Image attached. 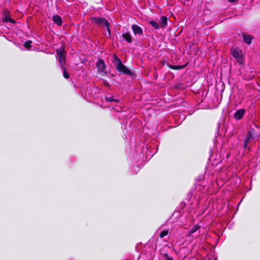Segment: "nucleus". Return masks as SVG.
<instances>
[{
	"label": "nucleus",
	"instance_id": "f257e3e1",
	"mask_svg": "<svg viewBox=\"0 0 260 260\" xmlns=\"http://www.w3.org/2000/svg\"><path fill=\"white\" fill-rule=\"evenodd\" d=\"M113 62L114 64L116 70L119 73L131 77L135 75V73L127 68L122 63L121 60L116 54L113 55Z\"/></svg>",
	"mask_w": 260,
	"mask_h": 260
},
{
	"label": "nucleus",
	"instance_id": "4be33fe9",
	"mask_svg": "<svg viewBox=\"0 0 260 260\" xmlns=\"http://www.w3.org/2000/svg\"><path fill=\"white\" fill-rule=\"evenodd\" d=\"M228 2L230 3H237L238 0H227Z\"/></svg>",
	"mask_w": 260,
	"mask_h": 260
},
{
	"label": "nucleus",
	"instance_id": "5701e85b",
	"mask_svg": "<svg viewBox=\"0 0 260 260\" xmlns=\"http://www.w3.org/2000/svg\"><path fill=\"white\" fill-rule=\"evenodd\" d=\"M105 85L107 86H110V84L108 82H105Z\"/></svg>",
	"mask_w": 260,
	"mask_h": 260
},
{
	"label": "nucleus",
	"instance_id": "f8f14e48",
	"mask_svg": "<svg viewBox=\"0 0 260 260\" xmlns=\"http://www.w3.org/2000/svg\"><path fill=\"white\" fill-rule=\"evenodd\" d=\"M53 20L56 24H57L58 25H61L62 24V19L61 17L58 15L53 16Z\"/></svg>",
	"mask_w": 260,
	"mask_h": 260
},
{
	"label": "nucleus",
	"instance_id": "dca6fc26",
	"mask_svg": "<svg viewBox=\"0 0 260 260\" xmlns=\"http://www.w3.org/2000/svg\"><path fill=\"white\" fill-rule=\"evenodd\" d=\"M132 29L134 32H142V29L137 25H133Z\"/></svg>",
	"mask_w": 260,
	"mask_h": 260
},
{
	"label": "nucleus",
	"instance_id": "2eb2a0df",
	"mask_svg": "<svg viewBox=\"0 0 260 260\" xmlns=\"http://www.w3.org/2000/svg\"><path fill=\"white\" fill-rule=\"evenodd\" d=\"M61 68V70L62 71H63V77L65 78V79H69V77H70V75L67 72L66 68H65V67L64 66H62V67H60Z\"/></svg>",
	"mask_w": 260,
	"mask_h": 260
},
{
	"label": "nucleus",
	"instance_id": "b1692460",
	"mask_svg": "<svg viewBox=\"0 0 260 260\" xmlns=\"http://www.w3.org/2000/svg\"><path fill=\"white\" fill-rule=\"evenodd\" d=\"M108 35H109V37H110V38L111 37V33L108 34Z\"/></svg>",
	"mask_w": 260,
	"mask_h": 260
},
{
	"label": "nucleus",
	"instance_id": "423d86ee",
	"mask_svg": "<svg viewBox=\"0 0 260 260\" xmlns=\"http://www.w3.org/2000/svg\"><path fill=\"white\" fill-rule=\"evenodd\" d=\"M231 54L235 57L238 61L240 62L242 60V51L236 48L232 47L231 49Z\"/></svg>",
	"mask_w": 260,
	"mask_h": 260
},
{
	"label": "nucleus",
	"instance_id": "393cba45",
	"mask_svg": "<svg viewBox=\"0 0 260 260\" xmlns=\"http://www.w3.org/2000/svg\"><path fill=\"white\" fill-rule=\"evenodd\" d=\"M182 29L180 31H179V33L182 32Z\"/></svg>",
	"mask_w": 260,
	"mask_h": 260
},
{
	"label": "nucleus",
	"instance_id": "4468645a",
	"mask_svg": "<svg viewBox=\"0 0 260 260\" xmlns=\"http://www.w3.org/2000/svg\"><path fill=\"white\" fill-rule=\"evenodd\" d=\"M105 101L108 102H115L118 103L119 102V99H114L113 96L111 97H105Z\"/></svg>",
	"mask_w": 260,
	"mask_h": 260
},
{
	"label": "nucleus",
	"instance_id": "9d476101",
	"mask_svg": "<svg viewBox=\"0 0 260 260\" xmlns=\"http://www.w3.org/2000/svg\"><path fill=\"white\" fill-rule=\"evenodd\" d=\"M243 41L247 44L249 45L252 43L253 39L252 36L249 34H242Z\"/></svg>",
	"mask_w": 260,
	"mask_h": 260
},
{
	"label": "nucleus",
	"instance_id": "f3484780",
	"mask_svg": "<svg viewBox=\"0 0 260 260\" xmlns=\"http://www.w3.org/2000/svg\"><path fill=\"white\" fill-rule=\"evenodd\" d=\"M200 229V226L196 224L193 228H192L189 232V234H192L195 233L198 229Z\"/></svg>",
	"mask_w": 260,
	"mask_h": 260
},
{
	"label": "nucleus",
	"instance_id": "ddd939ff",
	"mask_svg": "<svg viewBox=\"0 0 260 260\" xmlns=\"http://www.w3.org/2000/svg\"><path fill=\"white\" fill-rule=\"evenodd\" d=\"M122 36L128 43L132 42L133 37L131 34H122Z\"/></svg>",
	"mask_w": 260,
	"mask_h": 260
},
{
	"label": "nucleus",
	"instance_id": "f03ea898",
	"mask_svg": "<svg viewBox=\"0 0 260 260\" xmlns=\"http://www.w3.org/2000/svg\"><path fill=\"white\" fill-rule=\"evenodd\" d=\"M168 18L166 16H161L156 21H150L149 24L155 29H159L166 27L168 24Z\"/></svg>",
	"mask_w": 260,
	"mask_h": 260
},
{
	"label": "nucleus",
	"instance_id": "412c9836",
	"mask_svg": "<svg viewBox=\"0 0 260 260\" xmlns=\"http://www.w3.org/2000/svg\"><path fill=\"white\" fill-rule=\"evenodd\" d=\"M165 256L166 258V260H174L171 257H170L167 253L165 254Z\"/></svg>",
	"mask_w": 260,
	"mask_h": 260
},
{
	"label": "nucleus",
	"instance_id": "20e7f679",
	"mask_svg": "<svg viewBox=\"0 0 260 260\" xmlns=\"http://www.w3.org/2000/svg\"><path fill=\"white\" fill-rule=\"evenodd\" d=\"M58 58V62L60 67L64 66L66 62V54L64 47H60L56 50Z\"/></svg>",
	"mask_w": 260,
	"mask_h": 260
},
{
	"label": "nucleus",
	"instance_id": "a211bd4d",
	"mask_svg": "<svg viewBox=\"0 0 260 260\" xmlns=\"http://www.w3.org/2000/svg\"><path fill=\"white\" fill-rule=\"evenodd\" d=\"M168 233H169V231L168 230L163 231L160 233L159 237L160 238H162L164 237L165 236L168 235Z\"/></svg>",
	"mask_w": 260,
	"mask_h": 260
},
{
	"label": "nucleus",
	"instance_id": "7ed1b4c3",
	"mask_svg": "<svg viewBox=\"0 0 260 260\" xmlns=\"http://www.w3.org/2000/svg\"><path fill=\"white\" fill-rule=\"evenodd\" d=\"M91 19L92 23L98 26L106 27L108 32H110L109 23L106 19L100 17H91Z\"/></svg>",
	"mask_w": 260,
	"mask_h": 260
},
{
	"label": "nucleus",
	"instance_id": "9b49d317",
	"mask_svg": "<svg viewBox=\"0 0 260 260\" xmlns=\"http://www.w3.org/2000/svg\"><path fill=\"white\" fill-rule=\"evenodd\" d=\"M167 66L170 69H171L172 70H180L185 68L187 66V64L183 65V66H182V65L175 66V65H171L170 64H168Z\"/></svg>",
	"mask_w": 260,
	"mask_h": 260
},
{
	"label": "nucleus",
	"instance_id": "0eeeda50",
	"mask_svg": "<svg viewBox=\"0 0 260 260\" xmlns=\"http://www.w3.org/2000/svg\"><path fill=\"white\" fill-rule=\"evenodd\" d=\"M3 20L5 23H15V21L11 17L9 11L8 9H5L3 11Z\"/></svg>",
	"mask_w": 260,
	"mask_h": 260
},
{
	"label": "nucleus",
	"instance_id": "6ab92c4d",
	"mask_svg": "<svg viewBox=\"0 0 260 260\" xmlns=\"http://www.w3.org/2000/svg\"><path fill=\"white\" fill-rule=\"evenodd\" d=\"M31 43H32L31 41H30V40L27 41L24 43V46L27 49H29L31 47Z\"/></svg>",
	"mask_w": 260,
	"mask_h": 260
},
{
	"label": "nucleus",
	"instance_id": "aec40b11",
	"mask_svg": "<svg viewBox=\"0 0 260 260\" xmlns=\"http://www.w3.org/2000/svg\"><path fill=\"white\" fill-rule=\"evenodd\" d=\"M192 46L193 47L192 53H197V48L196 47L195 44H192Z\"/></svg>",
	"mask_w": 260,
	"mask_h": 260
},
{
	"label": "nucleus",
	"instance_id": "6e6552de",
	"mask_svg": "<svg viewBox=\"0 0 260 260\" xmlns=\"http://www.w3.org/2000/svg\"><path fill=\"white\" fill-rule=\"evenodd\" d=\"M245 113V110L244 109H240L235 113L234 117L236 120H240L242 118Z\"/></svg>",
	"mask_w": 260,
	"mask_h": 260
},
{
	"label": "nucleus",
	"instance_id": "39448f33",
	"mask_svg": "<svg viewBox=\"0 0 260 260\" xmlns=\"http://www.w3.org/2000/svg\"><path fill=\"white\" fill-rule=\"evenodd\" d=\"M254 131L255 130L253 128H252L251 130L247 132L246 134V137L244 140L243 143V148L245 149L248 148V149L250 150V148L248 147V144L251 140L254 139L253 135Z\"/></svg>",
	"mask_w": 260,
	"mask_h": 260
},
{
	"label": "nucleus",
	"instance_id": "1a4fd4ad",
	"mask_svg": "<svg viewBox=\"0 0 260 260\" xmlns=\"http://www.w3.org/2000/svg\"><path fill=\"white\" fill-rule=\"evenodd\" d=\"M96 66L100 72H104L106 68V65L104 61L99 58L96 63Z\"/></svg>",
	"mask_w": 260,
	"mask_h": 260
}]
</instances>
